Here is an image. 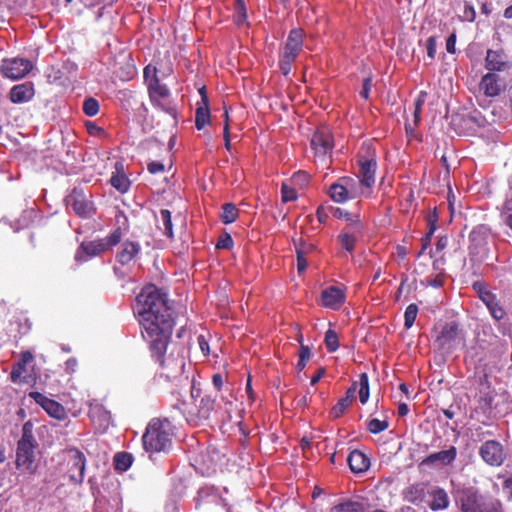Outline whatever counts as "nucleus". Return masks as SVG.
<instances>
[{
    "mask_svg": "<svg viewBox=\"0 0 512 512\" xmlns=\"http://www.w3.org/2000/svg\"><path fill=\"white\" fill-rule=\"evenodd\" d=\"M136 302L141 333L149 344L151 356L165 371L167 378L181 374L184 367L183 358L165 357L175 326V312L168 303L166 293L154 285H149L137 295Z\"/></svg>",
    "mask_w": 512,
    "mask_h": 512,
    "instance_id": "nucleus-1",
    "label": "nucleus"
},
{
    "mask_svg": "<svg viewBox=\"0 0 512 512\" xmlns=\"http://www.w3.org/2000/svg\"><path fill=\"white\" fill-rule=\"evenodd\" d=\"M173 426L168 419L153 418L143 436V446L147 452H168L172 447Z\"/></svg>",
    "mask_w": 512,
    "mask_h": 512,
    "instance_id": "nucleus-2",
    "label": "nucleus"
},
{
    "mask_svg": "<svg viewBox=\"0 0 512 512\" xmlns=\"http://www.w3.org/2000/svg\"><path fill=\"white\" fill-rule=\"evenodd\" d=\"M38 443L33 434V423L27 421L23 424L21 438L17 442L15 465L17 469L23 472L34 474L35 449Z\"/></svg>",
    "mask_w": 512,
    "mask_h": 512,
    "instance_id": "nucleus-3",
    "label": "nucleus"
},
{
    "mask_svg": "<svg viewBox=\"0 0 512 512\" xmlns=\"http://www.w3.org/2000/svg\"><path fill=\"white\" fill-rule=\"evenodd\" d=\"M456 501L462 512H501L499 502L486 499L473 488L459 490Z\"/></svg>",
    "mask_w": 512,
    "mask_h": 512,
    "instance_id": "nucleus-4",
    "label": "nucleus"
},
{
    "mask_svg": "<svg viewBox=\"0 0 512 512\" xmlns=\"http://www.w3.org/2000/svg\"><path fill=\"white\" fill-rule=\"evenodd\" d=\"M191 397L195 400V407L184 410L187 420L195 425L208 421L215 410V397L210 394L202 395V390L194 384L191 386Z\"/></svg>",
    "mask_w": 512,
    "mask_h": 512,
    "instance_id": "nucleus-5",
    "label": "nucleus"
},
{
    "mask_svg": "<svg viewBox=\"0 0 512 512\" xmlns=\"http://www.w3.org/2000/svg\"><path fill=\"white\" fill-rule=\"evenodd\" d=\"M303 43V30L292 29L288 34L279 59V68L283 75L287 76L290 73L293 62L296 60L303 48Z\"/></svg>",
    "mask_w": 512,
    "mask_h": 512,
    "instance_id": "nucleus-6",
    "label": "nucleus"
},
{
    "mask_svg": "<svg viewBox=\"0 0 512 512\" xmlns=\"http://www.w3.org/2000/svg\"><path fill=\"white\" fill-rule=\"evenodd\" d=\"M357 163L359 165L358 182L362 186L371 188L375 183V173L377 170L375 149L370 145H362L357 155Z\"/></svg>",
    "mask_w": 512,
    "mask_h": 512,
    "instance_id": "nucleus-7",
    "label": "nucleus"
},
{
    "mask_svg": "<svg viewBox=\"0 0 512 512\" xmlns=\"http://www.w3.org/2000/svg\"><path fill=\"white\" fill-rule=\"evenodd\" d=\"M310 146L314 157L326 163L331 157L334 147V138L330 128L326 125L317 127L312 134Z\"/></svg>",
    "mask_w": 512,
    "mask_h": 512,
    "instance_id": "nucleus-8",
    "label": "nucleus"
},
{
    "mask_svg": "<svg viewBox=\"0 0 512 512\" xmlns=\"http://www.w3.org/2000/svg\"><path fill=\"white\" fill-rule=\"evenodd\" d=\"M65 203L81 218H90L95 213L93 202L82 189L74 188L65 198Z\"/></svg>",
    "mask_w": 512,
    "mask_h": 512,
    "instance_id": "nucleus-9",
    "label": "nucleus"
},
{
    "mask_svg": "<svg viewBox=\"0 0 512 512\" xmlns=\"http://www.w3.org/2000/svg\"><path fill=\"white\" fill-rule=\"evenodd\" d=\"M33 68L30 60L24 58L4 59L0 67L2 75L11 80L24 78Z\"/></svg>",
    "mask_w": 512,
    "mask_h": 512,
    "instance_id": "nucleus-10",
    "label": "nucleus"
},
{
    "mask_svg": "<svg viewBox=\"0 0 512 512\" xmlns=\"http://www.w3.org/2000/svg\"><path fill=\"white\" fill-rule=\"evenodd\" d=\"M430 484V482H417L407 486L402 491L403 500L422 509L427 503Z\"/></svg>",
    "mask_w": 512,
    "mask_h": 512,
    "instance_id": "nucleus-11",
    "label": "nucleus"
},
{
    "mask_svg": "<svg viewBox=\"0 0 512 512\" xmlns=\"http://www.w3.org/2000/svg\"><path fill=\"white\" fill-rule=\"evenodd\" d=\"M357 181L352 177H341L338 182L329 188V195L334 202L343 203L354 197Z\"/></svg>",
    "mask_w": 512,
    "mask_h": 512,
    "instance_id": "nucleus-12",
    "label": "nucleus"
},
{
    "mask_svg": "<svg viewBox=\"0 0 512 512\" xmlns=\"http://www.w3.org/2000/svg\"><path fill=\"white\" fill-rule=\"evenodd\" d=\"M68 452L71 454L68 470L70 481L76 485H80L83 483L85 477L86 457L84 453L77 448H71Z\"/></svg>",
    "mask_w": 512,
    "mask_h": 512,
    "instance_id": "nucleus-13",
    "label": "nucleus"
},
{
    "mask_svg": "<svg viewBox=\"0 0 512 512\" xmlns=\"http://www.w3.org/2000/svg\"><path fill=\"white\" fill-rule=\"evenodd\" d=\"M29 397L41 406L50 417L60 421L66 419L65 407L56 400L50 399L38 391L30 392Z\"/></svg>",
    "mask_w": 512,
    "mask_h": 512,
    "instance_id": "nucleus-14",
    "label": "nucleus"
},
{
    "mask_svg": "<svg viewBox=\"0 0 512 512\" xmlns=\"http://www.w3.org/2000/svg\"><path fill=\"white\" fill-rule=\"evenodd\" d=\"M482 459L490 466H500L505 460L503 446L496 440L485 441L479 450Z\"/></svg>",
    "mask_w": 512,
    "mask_h": 512,
    "instance_id": "nucleus-15",
    "label": "nucleus"
},
{
    "mask_svg": "<svg viewBox=\"0 0 512 512\" xmlns=\"http://www.w3.org/2000/svg\"><path fill=\"white\" fill-rule=\"evenodd\" d=\"M450 499L444 488L430 484L429 493L427 494V503L422 509L429 508L432 511H442L448 508Z\"/></svg>",
    "mask_w": 512,
    "mask_h": 512,
    "instance_id": "nucleus-16",
    "label": "nucleus"
},
{
    "mask_svg": "<svg viewBox=\"0 0 512 512\" xmlns=\"http://www.w3.org/2000/svg\"><path fill=\"white\" fill-rule=\"evenodd\" d=\"M104 239H97L89 242H82L75 254L77 262H85L89 258L98 256L108 250Z\"/></svg>",
    "mask_w": 512,
    "mask_h": 512,
    "instance_id": "nucleus-17",
    "label": "nucleus"
},
{
    "mask_svg": "<svg viewBox=\"0 0 512 512\" xmlns=\"http://www.w3.org/2000/svg\"><path fill=\"white\" fill-rule=\"evenodd\" d=\"M129 230V222L127 216L122 211H118L115 215V228L104 239L108 248L114 247L120 243L124 233Z\"/></svg>",
    "mask_w": 512,
    "mask_h": 512,
    "instance_id": "nucleus-18",
    "label": "nucleus"
},
{
    "mask_svg": "<svg viewBox=\"0 0 512 512\" xmlns=\"http://www.w3.org/2000/svg\"><path fill=\"white\" fill-rule=\"evenodd\" d=\"M345 291L336 286H330L321 293V305L332 310H338L345 302Z\"/></svg>",
    "mask_w": 512,
    "mask_h": 512,
    "instance_id": "nucleus-19",
    "label": "nucleus"
},
{
    "mask_svg": "<svg viewBox=\"0 0 512 512\" xmlns=\"http://www.w3.org/2000/svg\"><path fill=\"white\" fill-rule=\"evenodd\" d=\"M459 333V325L455 321L445 323L435 339L440 349L451 348Z\"/></svg>",
    "mask_w": 512,
    "mask_h": 512,
    "instance_id": "nucleus-20",
    "label": "nucleus"
},
{
    "mask_svg": "<svg viewBox=\"0 0 512 512\" xmlns=\"http://www.w3.org/2000/svg\"><path fill=\"white\" fill-rule=\"evenodd\" d=\"M457 457V449L455 446H450L447 450L435 452L424 458L420 466H433L439 463L443 466L450 465Z\"/></svg>",
    "mask_w": 512,
    "mask_h": 512,
    "instance_id": "nucleus-21",
    "label": "nucleus"
},
{
    "mask_svg": "<svg viewBox=\"0 0 512 512\" xmlns=\"http://www.w3.org/2000/svg\"><path fill=\"white\" fill-rule=\"evenodd\" d=\"M147 88L151 103L159 104V98L165 100L170 97V91L166 85L160 82L155 67L153 68V75L147 84Z\"/></svg>",
    "mask_w": 512,
    "mask_h": 512,
    "instance_id": "nucleus-22",
    "label": "nucleus"
},
{
    "mask_svg": "<svg viewBox=\"0 0 512 512\" xmlns=\"http://www.w3.org/2000/svg\"><path fill=\"white\" fill-rule=\"evenodd\" d=\"M479 89L487 97H496L500 95L502 83L499 76L495 73H487L483 75L479 83Z\"/></svg>",
    "mask_w": 512,
    "mask_h": 512,
    "instance_id": "nucleus-23",
    "label": "nucleus"
},
{
    "mask_svg": "<svg viewBox=\"0 0 512 512\" xmlns=\"http://www.w3.org/2000/svg\"><path fill=\"white\" fill-rule=\"evenodd\" d=\"M35 94L34 86L30 82L17 84L9 92V99L12 103L19 104L30 101Z\"/></svg>",
    "mask_w": 512,
    "mask_h": 512,
    "instance_id": "nucleus-24",
    "label": "nucleus"
},
{
    "mask_svg": "<svg viewBox=\"0 0 512 512\" xmlns=\"http://www.w3.org/2000/svg\"><path fill=\"white\" fill-rule=\"evenodd\" d=\"M480 385L482 388L480 389V395L478 398V408L484 413H490L493 408V402L495 398V391L491 388L487 379L481 380Z\"/></svg>",
    "mask_w": 512,
    "mask_h": 512,
    "instance_id": "nucleus-25",
    "label": "nucleus"
},
{
    "mask_svg": "<svg viewBox=\"0 0 512 512\" xmlns=\"http://www.w3.org/2000/svg\"><path fill=\"white\" fill-rule=\"evenodd\" d=\"M485 67L490 71H502L508 65L507 55L503 50L487 51L485 58Z\"/></svg>",
    "mask_w": 512,
    "mask_h": 512,
    "instance_id": "nucleus-26",
    "label": "nucleus"
},
{
    "mask_svg": "<svg viewBox=\"0 0 512 512\" xmlns=\"http://www.w3.org/2000/svg\"><path fill=\"white\" fill-rule=\"evenodd\" d=\"M347 463L353 473L359 474L368 470L369 458L360 450H353L347 457Z\"/></svg>",
    "mask_w": 512,
    "mask_h": 512,
    "instance_id": "nucleus-27",
    "label": "nucleus"
},
{
    "mask_svg": "<svg viewBox=\"0 0 512 512\" xmlns=\"http://www.w3.org/2000/svg\"><path fill=\"white\" fill-rule=\"evenodd\" d=\"M141 247L139 243L134 241H125L121 250L117 253L116 259L121 265H127L140 253Z\"/></svg>",
    "mask_w": 512,
    "mask_h": 512,
    "instance_id": "nucleus-28",
    "label": "nucleus"
},
{
    "mask_svg": "<svg viewBox=\"0 0 512 512\" xmlns=\"http://www.w3.org/2000/svg\"><path fill=\"white\" fill-rule=\"evenodd\" d=\"M239 216V209L233 203H225L222 206L220 219L224 224H231L237 220Z\"/></svg>",
    "mask_w": 512,
    "mask_h": 512,
    "instance_id": "nucleus-29",
    "label": "nucleus"
},
{
    "mask_svg": "<svg viewBox=\"0 0 512 512\" xmlns=\"http://www.w3.org/2000/svg\"><path fill=\"white\" fill-rule=\"evenodd\" d=\"M133 457L127 452H118L114 456V467L116 470L124 472L130 468Z\"/></svg>",
    "mask_w": 512,
    "mask_h": 512,
    "instance_id": "nucleus-30",
    "label": "nucleus"
},
{
    "mask_svg": "<svg viewBox=\"0 0 512 512\" xmlns=\"http://www.w3.org/2000/svg\"><path fill=\"white\" fill-rule=\"evenodd\" d=\"M210 120L209 105H199L195 112V126L198 130L205 127Z\"/></svg>",
    "mask_w": 512,
    "mask_h": 512,
    "instance_id": "nucleus-31",
    "label": "nucleus"
},
{
    "mask_svg": "<svg viewBox=\"0 0 512 512\" xmlns=\"http://www.w3.org/2000/svg\"><path fill=\"white\" fill-rule=\"evenodd\" d=\"M311 176L306 171L299 170L290 178V183L297 189L303 190L310 184Z\"/></svg>",
    "mask_w": 512,
    "mask_h": 512,
    "instance_id": "nucleus-32",
    "label": "nucleus"
},
{
    "mask_svg": "<svg viewBox=\"0 0 512 512\" xmlns=\"http://www.w3.org/2000/svg\"><path fill=\"white\" fill-rule=\"evenodd\" d=\"M111 185L121 193L128 191L130 181L124 173H114L110 179Z\"/></svg>",
    "mask_w": 512,
    "mask_h": 512,
    "instance_id": "nucleus-33",
    "label": "nucleus"
},
{
    "mask_svg": "<svg viewBox=\"0 0 512 512\" xmlns=\"http://www.w3.org/2000/svg\"><path fill=\"white\" fill-rule=\"evenodd\" d=\"M364 509L363 504L359 501H346L339 503L333 507L334 512H362Z\"/></svg>",
    "mask_w": 512,
    "mask_h": 512,
    "instance_id": "nucleus-34",
    "label": "nucleus"
},
{
    "mask_svg": "<svg viewBox=\"0 0 512 512\" xmlns=\"http://www.w3.org/2000/svg\"><path fill=\"white\" fill-rule=\"evenodd\" d=\"M298 199L297 188L291 183H282L281 185V200L283 203L295 201Z\"/></svg>",
    "mask_w": 512,
    "mask_h": 512,
    "instance_id": "nucleus-35",
    "label": "nucleus"
},
{
    "mask_svg": "<svg viewBox=\"0 0 512 512\" xmlns=\"http://www.w3.org/2000/svg\"><path fill=\"white\" fill-rule=\"evenodd\" d=\"M369 394V378L366 373H362L359 376V400L362 404H366Z\"/></svg>",
    "mask_w": 512,
    "mask_h": 512,
    "instance_id": "nucleus-36",
    "label": "nucleus"
},
{
    "mask_svg": "<svg viewBox=\"0 0 512 512\" xmlns=\"http://www.w3.org/2000/svg\"><path fill=\"white\" fill-rule=\"evenodd\" d=\"M160 220L164 227V234L172 238L173 237V224H172V218H171V212L168 209H161L160 210Z\"/></svg>",
    "mask_w": 512,
    "mask_h": 512,
    "instance_id": "nucleus-37",
    "label": "nucleus"
},
{
    "mask_svg": "<svg viewBox=\"0 0 512 512\" xmlns=\"http://www.w3.org/2000/svg\"><path fill=\"white\" fill-rule=\"evenodd\" d=\"M472 287L485 304L495 297V295L487 289L485 283L482 281H475Z\"/></svg>",
    "mask_w": 512,
    "mask_h": 512,
    "instance_id": "nucleus-38",
    "label": "nucleus"
},
{
    "mask_svg": "<svg viewBox=\"0 0 512 512\" xmlns=\"http://www.w3.org/2000/svg\"><path fill=\"white\" fill-rule=\"evenodd\" d=\"M247 8L245 3L234 5L233 21L236 25L241 26L247 22Z\"/></svg>",
    "mask_w": 512,
    "mask_h": 512,
    "instance_id": "nucleus-39",
    "label": "nucleus"
},
{
    "mask_svg": "<svg viewBox=\"0 0 512 512\" xmlns=\"http://www.w3.org/2000/svg\"><path fill=\"white\" fill-rule=\"evenodd\" d=\"M324 343L328 352H335L339 348V339L336 331L328 329L325 333Z\"/></svg>",
    "mask_w": 512,
    "mask_h": 512,
    "instance_id": "nucleus-40",
    "label": "nucleus"
},
{
    "mask_svg": "<svg viewBox=\"0 0 512 512\" xmlns=\"http://www.w3.org/2000/svg\"><path fill=\"white\" fill-rule=\"evenodd\" d=\"M338 238L343 249H345L349 253H352L354 251L356 237L352 233L342 232Z\"/></svg>",
    "mask_w": 512,
    "mask_h": 512,
    "instance_id": "nucleus-41",
    "label": "nucleus"
},
{
    "mask_svg": "<svg viewBox=\"0 0 512 512\" xmlns=\"http://www.w3.org/2000/svg\"><path fill=\"white\" fill-rule=\"evenodd\" d=\"M100 105L97 99L89 97L83 102V112L86 116L93 117L98 114Z\"/></svg>",
    "mask_w": 512,
    "mask_h": 512,
    "instance_id": "nucleus-42",
    "label": "nucleus"
},
{
    "mask_svg": "<svg viewBox=\"0 0 512 512\" xmlns=\"http://www.w3.org/2000/svg\"><path fill=\"white\" fill-rule=\"evenodd\" d=\"M418 314V306L414 303L407 306L404 313V327L406 329H410L417 317Z\"/></svg>",
    "mask_w": 512,
    "mask_h": 512,
    "instance_id": "nucleus-43",
    "label": "nucleus"
},
{
    "mask_svg": "<svg viewBox=\"0 0 512 512\" xmlns=\"http://www.w3.org/2000/svg\"><path fill=\"white\" fill-rule=\"evenodd\" d=\"M486 306L491 314V316L495 320H501L506 315L505 310L499 305V303L496 300V297L491 299L489 302L486 303Z\"/></svg>",
    "mask_w": 512,
    "mask_h": 512,
    "instance_id": "nucleus-44",
    "label": "nucleus"
},
{
    "mask_svg": "<svg viewBox=\"0 0 512 512\" xmlns=\"http://www.w3.org/2000/svg\"><path fill=\"white\" fill-rule=\"evenodd\" d=\"M463 120L467 123H472L477 127H484L489 123L485 116L481 114V112L474 110L470 112Z\"/></svg>",
    "mask_w": 512,
    "mask_h": 512,
    "instance_id": "nucleus-45",
    "label": "nucleus"
},
{
    "mask_svg": "<svg viewBox=\"0 0 512 512\" xmlns=\"http://www.w3.org/2000/svg\"><path fill=\"white\" fill-rule=\"evenodd\" d=\"M389 424L387 420H379L373 418L367 422V429L370 433L379 434L388 428Z\"/></svg>",
    "mask_w": 512,
    "mask_h": 512,
    "instance_id": "nucleus-46",
    "label": "nucleus"
},
{
    "mask_svg": "<svg viewBox=\"0 0 512 512\" xmlns=\"http://www.w3.org/2000/svg\"><path fill=\"white\" fill-rule=\"evenodd\" d=\"M351 402H349L347 399H344L343 397L338 400V402L332 407L330 411V415L333 418H339L341 417L346 409L349 407Z\"/></svg>",
    "mask_w": 512,
    "mask_h": 512,
    "instance_id": "nucleus-47",
    "label": "nucleus"
},
{
    "mask_svg": "<svg viewBox=\"0 0 512 512\" xmlns=\"http://www.w3.org/2000/svg\"><path fill=\"white\" fill-rule=\"evenodd\" d=\"M234 241L229 233L221 235L216 243L217 249H232Z\"/></svg>",
    "mask_w": 512,
    "mask_h": 512,
    "instance_id": "nucleus-48",
    "label": "nucleus"
},
{
    "mask_svg": "<svg viewBox=\"0 0 512 512\" xmlns=\"http://www.w3.org/2000/svg\"><path fill=\"white\" fill-rule=\"evenodd\" d=\"M121 72H117L121 80H130L136 74V67L132 63H127Z\"/></svg>",
    "mask_w": 512,
    "mask_h": 512,
    "instance_id": "nucleus-49",
    "label": "nucleus"
},
{
    "mask_svg": "<svg viewBox=\"0 0 512 512\" xmlns=\"http://www.w3.org/2000/svg\"><path fill=\"white\" fill-rule=\"evenodd\" d=\"M460 17L463 21L473 22L476 18L474 7L468 2H464L463 12Z\"/></svg>",
    "mask_w": 512,
    "mask_h": 512,
    "instance_id": "nucleus-50",
    "label": "nucleus"
},
{
    "mask_svg": "<svg viewBox=\"0 0 512 512\" xmlns=\"http://www.w3.org/2000/svg\"><path fill=\"white\" fill-rule=\"evenodd\" d=\"M296 254H300L305 256L316 250V246L312 243H307L305 241H301L299 244H296Z\"/></svg>",
    "mask_w": 512,
    "mask_h": 512,
    "instance_id": "nucleus-51",
    "label": "nucleus"
},
{
    "mask_svg": "<svg viewBox=\"0 0 512 512\" xmlns=\"http://www.w3.org/2000/svg\"><path fill=\"white\" fill-rule=\"evenodd\" d=\"M154 106L161 108L163 111L167 112L168 114L172 115L173 117L176 116V110L171 104L169 98L163 100L162 98H159V104L158 103H152Z\"/></svg>",
    "mask_w": 512,
    "mask_h": 512,
    "instance_id": "nucleus-52",
    "label": "nucleus"
},
{
    "mask_svg": "<svg viewBox=\"0 0 512 512\" xmlns=\"http://www.w3.org/2000/svg\"><path fill=\"white\" fill-rule=\"evenodd\" d=\"M421 112L422 111H418V110L414 109V111H413V124H411L408 121L405 123V130H406L407 134H412L414 132V130H415V127H417L418 124L420 123V121H421Z\"/></svg>",
    "mask_w": 512,
    "mask_h": 512,
    "instance_id": "nucleus-53",
    "label": "nucleus"
},
{
    "mask_svg": "<svg viewBox=\"0 0 512 512\" xmlns=\"http://www.w3.org/2000/svg\"><path fill=\"white\" fill-rule=\"evenodd\" d=\"M224 118H225V124H224V129H223V137H224L226 149L230 150L231 149L230 127H229V115H228L227 110H225V112H224Z\"/></svg>",
    "mask_w": 512,
    "mask_h": 512,
    "instance_id": "nucleus-54",
    "label": "nucleus"
},
{
    "mask_svg": "<svg viewBox=\"0 0 512 512\" xmlns=\"http://www.w3.org/2000/svg\"><path fill=\"white\" fill-rule=\"evenodd\" d=\"M25 371V365L23 363H16L13 365L10 376L13 382H16Z\"/></svg>",
    "mask_w": 512,
    "mask_h": 512,
    "instance_id": "nucleus-55",
    "label": "nucleus"
},
{
    "mask_svg": "<svg viewBox=\"0 0 512 512\" xmlns=\"http://www.w3.org/2000/svg\"><path fill=\"white\" fill-rule=\"evenodd\" d=\"M330 205H321L317 208L316 216L321 223H325L331 212L329 211Z\"/></svg>",
    "mask_w": 512,
    "mask_h": 512,
    "instance_id": "nucleus-56",
    "label": "nucleus"
},
{
    "mask_svg": "<svg viewBox=\"0 0 512 512\" xmlns=\"http://www.w3.org/2000/svg\"><path fill=\"white\" fill-rule=\"evenodd\" d=\"M426 49L428 57L433 60L436 54V37L430 36L426 41Z\"/></svg>",
    "mask_w": 512,
    "mask_h": 512,
    "instance_id": "nucleus-57",
    "label": "nucleus"
},
{
    "mask_svg": "<svg viewBox=\"0 0 512 512\" xmlns=\"http://www.w3.org/2000/svg\"><path fill=\"white\" fill-rule=\"evenodd\" d=\"M329 211L331 212V215L337 219L345 218L346 220H351L350 214L341 208L330 205Z\"/></svg>",
    "mask_w": 512,
    "mask_h": 512,
    "instance_id": "nucleus-58",
    "label": "nucleus"
},
{
    "mask_svg": "<svg viewBox=\"0 0 512 512\" xmlns=\"http://www.w3.org/2000/svg\"><path fill=\"white\" fill-rule=\"evenodd\" d=\"M371 87H372V79L370 77L364 78L363 83H362V89L359 92L360 96L364 99H368Z\"/></svg>",
    "mask_w": 512,
    "mask_h": 512,
    "instance_id": "nucleus-59",
    "label": "nucleus"
},
{
    "mask_svg": "<svg viewBox=\"0 0 512 512\" xmlns=\"http://www.w3.org/2000/svg\"><path fill=\"white\" fill-rule=\"evenodd\" d=\"M164 165L159 161H151L147 164V170L150 174H158L164 172Z\"/></svg>",
    "mask_w": 512,
    "mask_h": 512,
    "instance_id": "nucleus-60",
    "label": "nucleus"
},
{
    "mask_svg": "<svg viewBox=\"0 0 512 512\" xmlns=\"http://www.w3.org/2000/svg\"><path fill=\"white\" fill-rule=\"evenodd\" d=\"M426 282L429 286L440 288L444 284V277L442 274H438L435 277L429 276L426 278Z\"/></svg>",
    "mask_w": 512,
    "mask_h": 512,
    "instance_id": "nucleus-61",
    "label": "nucleus"
},
{
    "mask_svg": "<svg viewBox=\"0 0 512 512\" xmlns=\"http://www.w3.org/2000/svg\"><path fill=\"white\" fill-rule=\"evenodd\" d=\"M426 98H427V92L421 91L418 94V96L416 97V99L414 100V104H413L414 109H416L418 111H422V107L425 104Z\"/></svg>",
    "mask_w": 512,
    "mask_h": 512,
    "instance_id": "nucleus-62",
    "label": "nucleus"
},
{
    "mask_svg": "<svg viewBox=\"0 0 512 512\" xmlns=\"http://www.w3.org/2000/svg\"><path fill=\"white\" fill-rule=\"evenodd\" d=\"M299 360L308 362L311 357V350L308 346L301 343V347L299 348Z\"/></svg>",
    "mask_w": 512,
    "mask_h": 512,
    "instance_id": "nucleus-63",
    "label": "nucleus"
},
{
    "mask_svg": "<svg viewBox=\"0 0 512 512\" xmlns=\"http://www.w3.org/2000/svg\"><path fill=\"white\" fill-rule=\"evenodd\" d=\"M198 344L202 353L207 356L210 353L209 343L203 335L198 336Z\"/></svg>",
    "mask_w": 512,
    "mask_h": 512,
    "instance_id": "nucleus-64",
    "label": "nucleus"
}]
</instances>
